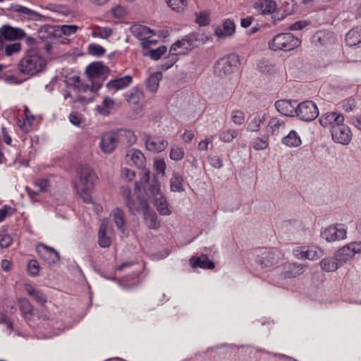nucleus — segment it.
Here are the masks:
<instances>
[{
    "label": "nucleus",
    "instance_id": "16",
    "mask_svg": "<svg viewBox=\"0 0 361 361\" xmlns=\"http://www.w3.org/2000/svg\"><path fill=\"white\" fill-rule=\"evenodd\" d=\"M296 100L281 99L275 103L277 111L282 115L293 117L295 115Z\"/></svg>",
    "mask_w": 361,
    "mask_h": 361
},
{
    "label": "nucleus",
    "instance_id": "5",
    "mask_svg": "<svg viewBox=\"0 0 361 361\" xmlns=\"http://www.w3.org/2000/svg\"><path fill=\"white\" fill-rule=\"evenodd\" d=\"M238 59L235 54H230L219 59L214 65V74L223 78L232 73Z\"/></svg>",
    "mask_w": 361,
    "mask_h": 361
},
{
    "label": "nucleus",
    "instance_id": "50",
    "mask_svg": "<svg viewBox=\"0 0 361 361\" xmlns=\"http://www.w3.org/2000/svg\"><path fill=\"white\" fill-rule=\"evenodd\" d=\"M78 27L77 25H58V30L59 32V37L62 36V35H71L77 32L78 30Z\"/></svg>",
    "mask_w": 361,
    "mask_h": 361
},
{
    "label": "nucleus",
    "instance_id": "38",
    "mask_svg": "<svg viewBox=\"0 0 361 361\" xmlns=\"http://www.w3.org/2000/svg\"><path fill=\"white\" fill-rule=\"evenodd\" d=\"M106 225L102 223L98 231V243L102 247H109L111 244V238L106 235Z\"/></svg>",
    "mask_w": 361,
    "mask_h": 361
},
{
    "label": "nucleus",
    "instance_id": "9",
    "mask_svg": "<svg viewBox=\"0 0 361 361\" xmlns=\"http://www.w3.org/2000/svg\"><path fill=\"white\" fill-rule=\"evenodd\" d=\"M321 236L327 242L343 240L346 236V228L343 224L331 225L325 228Z\"/></svg>",
    "mask_w": 361,
    "mask_h": 361
},
{
    "label": "nucleus",
    "instance_id": "13",
    "mask_svg": "<svg viewBox=\"0 0 361 361\" xmlns=\"http://www.w3.org/2000/svg\"><path fill=\"white\" fill-rule=\"evenodd\" d=\"M279 253L277 250H268L257 256V262L262 269L270 268L279 261Z\"/></svg>",
    "mask_w": 361,
    "mask_h": 361
},
{
    "label": "nucleus",
    "instance_id": "51",
    "mask_svg": "<svg viewBox=\"0 0 361 361\" xmlns=\"http://www.w3.org/2000/svg\"><path fill=\"white\" fill-rule=\"evenodd\" d=\"M166 51L167 48L166 46H160L157 49L149 50L147 53H145V55L149 56L153 60H158Z\"/></svg>",
    "mask_w": 361,
    "mask_h": 361
},
{
    "label": "nucleus",
    "instance_id": "58",
    "mask_svg": "<svg viewBox=\"0 0 361 361\" xmlns=\"http://www.w3.org/2000/svg\"><path fill=\"white\" fill-rule=\"evenodd\" d=\"M269 138L267 135H264L260 138L256 139L253 143V148L256 150H262L266 149L269 145Z\"/></svg>",
    "mask_w": 361,
    "mask_h": 361
},
{
    "label": "nucleus",
    "instance_id": "48",
    "mask_svg": "<svg viewBox=\"0 0 361 361\" xmlns=\"http://www.w3.org/2000/svg\"><path fill=\"white\" fill-rule=\"evenodd\" d=\"M142 97V92L137 87H134L126 94V100L133 104H137Z\"/></svg>",
    "mask_w": 361,
    "mask_h": 361
},
{
    "label": "nucleus",
    "instance_id": "24",
    "mask_svg": "<svg viewBox=\"0 0 361 361\" xmlns=\"http://www.w3.org/2000/svg\"><path fill=\"white\" fill-rule=\"evenodd\" d=\"M133 81L132 77L130 75H125L121 78H116L110 80L106 85L109 90L117 91L128 87Z\"/></svg>",
    "mask_w": 361,
    "mask_h": 361
},
{
    "label": "nucleus",
    "instance_id": "3",
    "mask_svg": "<svg viewBox=\"0 0 361 361\" xmlns=\"http://www.w3.org/2000/svg\"><path fill=\"white\" fill-rule=\"evenodd\" d=\"M301 41L290 32L279 33L269 42V47L273 51H288L300 45Z\"/></svg>",
    "mask_w": 361,
    "mask_h": 361
},
{
    "label": "nucleus",
    "instance_id": "52",
    "mask_svg": "<svg viewBox=\"0 0 361 361\" xmlns=\"http://www.w3.org/2000/svg\"><path fill=\"white\" fill-rule=\"evenodd\" d=\"M18 305L20 311L24 314H31L33 312V307L29 300L26 298H20L18 300Z\"/></svg>",
    "mask_w": 361,
    "mask_h": 361
},
{
    "label": "nucleus",
    "instance_id": "31",
    "mask_svg": "<svg viewBox=\"0 0 361 361\" xmlns=\"http://www.w3.org/2000/svg\"><path fill=\"white\" fill-rule=\"evenodd\" d=\"M162 73L160 71L154 72L149 75L146 79V87L152 92H156L159 85V82L162 79Z\"/></svg>",
    "mask_w": 361,
    "mask_h": 361
},
{
    "label": "nucleus",
    "instance_id": "56",
    "mask_svg": "<svg viewBox=\"0 0 361 361\" xmlns=\"http://www.w3.org/2000/svg\"><path fill=\"white\" fill-rule=\"evenodd\" d=\"M178 54L170 53L168 57L165 59L161 65L163 70H168L173 66V65L178 61Z\"/></svg>",
    "mask_w": 361,
    "mask_h": 361
},
{
    "label": "nucleus",
    "instance_id": "6",
    "mask_svg": "<svg viewBox=\"0 0 361 361\" xmlns=\"http://www.w3.org/2000/svg\"><path fill=\"white\" fill-rule=\"evenodd\" d=\"M360 252H361V242H353L338 250L334 255L336 261L342 265L343 262L352 259L356 253Z\"/></svg>",
    "mask_w": 361,
    "mask_h": 361
},
{
    "label": "nucleus",
    "instance_id": "37",
    "mask_svg": "<svg viewBox=\"0 0 361 361\" xmlns=\"http://www.w3.org/2000/svg\"><path fill=\"white\" fill-rule=\"evenodd\" d=\"M153 202L160 215L168 216L171 214L164 196L154 200Z\"/></svg>",
    "mask_w": 361,
    "mask_h": 361
},
{
    "label": "nucleus",
    "instance_id": "19",
    "mask_svg": "<svg viewBox=\"0 0 361 361\" xmlns=\"http://www.w3.org/2000/svg\"><path fill=\"white\" fill-rule=\"evenodd\" d=\"M58 25H44L38 30V37L42 41H48L52 39L59 38Z\"/></svg>",
    "mask_w": 361,
    "mask_h": 361
},
{
    "label": "nucleus",
    "instance_id": "7",
    "mask_svg": "<svg viewBox=\"0 0 361 361\" xmlns=\"http://www.w3.org/2000/svg\"><path fill=\"white\" fill-rule=\"evenodd\" d=\"M25 36V31L18 27L4 25L0 28V49L4 48V42L20 39Z\"/></svg>",
    "mask_w": 361,
    "mask_h": 361
},
{
    "label": "nucleus",
    "instance_id": "32",
    "mask_svg": "<svg viewBox=\"0 0 361 361\" xmlns=\"http://www.w3.org/2000/svg\"><path fill=\"white\" fill-rule=\"evenodd\" d=\"M25 290L27 294L32 297L37 303L44 305L47 302L46 295L42 291L33 287L32 285H27Z\"/></svg>",
    "mask_w": 361,
    "mask_h": 361
},
{
    "label": "nucleus",
    "instance_id": "17",
    "mask_svg": "<svg viewBox=\"0 0 361 361\" xmlns=\"http://www.w3.org/2000/svg\"><path fill=\"white\" fill-rule=\"evenodd\" d=\"M312 41L316 45L328 46L334 43L335 37L331 32L319 30L313 35Z\"/></svg>",
    "mask_w": 361,
    "mask_h": 361
},
{
    "label": "nucleus",
    "instance_id": "42",
    "mask_svg": "<svg viewBox=\"0 0 361 361\" xmlns=\"http://www.w3.org/2000/svg\"><path fill=\"white\" fill-rule=\"evenodd\" d=\"M115 102L113 99L109 97H106L102 104L97 106L98 112L104 116L108 115L110 111L114 108Z\"/></svg>",
    "mask_w": 361,
    "mask_h": 361
},
{
    "label": "nucleus",
    "instance_id": "26",
    "mask_svg": "<svg viewBox=\"0 0 361 361\" xmlns=\"http://www.w3.org/2000/svg\"><path fill=\"white\" fill-rule=\"evenodd\" d=\"M192 267H200L202 269H212L214 268V263L211 261L206 255L200 257H192L190 259Z\"/></svg>",
    "mask_w": 361,
    "mask_h": 361
},
{
    "label": "nucleus",
    "instance_id": "27",
    "mask_svg": "<svg viewBox=\"0 0 361 361\" xmlns=\"http://www.w3.org/2000/svg\"><path fill=\"white\" fill-rule=\"evenodd\" d=\"M144 221L149 229H157L160 226V222L158 221L157 215L155 212L150 209L149 207L143 212Z\"/></svg>",
    "mask_w": 361,
    "mask_h": 361
},
{
    "label": "nucleus",
    "instance_id": "36",
    "mask_svg": "<svg viewBox=\"0 0 361 361\" xmlns=\"http://www.w3.org/2000/svg\"><path fill=\"white\" fill-rule=\"evenodd\" d=\"M282 142L290 147H296L301 145L300 137L295 130H291L286 136L283 137Z\"/></svg>",
    "mask_w": 361,
    "mask_h": 361
},
{
    "label": "nucleus",
    "instance_id": "4",
    "mask_svg": "<svg viewBox=\"0 0 361 361\" xmlns=\"http://www.w3.org/2000/svg\"><path fill=\"white\" fill-rule=\"evenodd\" d=\"M319 116V109L316 104L311 100H306L296 104L295 115L300 120L310 122Z\"/></svg>",
    "mask_w": 361,
    "mask_h": 361
},
{
    "label": "nucleus",
    "instance_id": "29",
    "mask_svg": "<svg viewBox=\"0 0 361 361\" xmlns=\"http://www.w3.org/2000/svg\"><path fill=\"white\" fill-rule=\"evenodd\" d=\"M257 69L259 72L265 75H274L276 73L278 68L274 62L262 59L257 63Z\"/></svg>",
    "mask_w": 361,
    "mask_h": 361
},
{
    "label": "nucleus",
    "instance_id": "10",
    "mask_svg": "<svg viewBox=\"0 0 361 361\" xmlns=\"http://www.w3.org/2000/svg\"><path fill=\"white\" fill-rule=\"evenodd\" d=\"M80 188L92 190L97 176L93 170L87 166H82L78 169Z\"/></svg>",
    "mask_w": 361,
    "mask_h": 361
},
{
    "label": "nucleus",
    "instance_id": "1",
    "mask_svg": "<svg viewBox=\"0 0 361 361\" xmlns=\"http://www.w3.org/2000/svg\"><path fill=\"white\" fill-rule=\"evenodd\" d=\"M46 66V59L39 49L31 48L27 50L25 56L19 61L18 70L24 75H35L42 72Z\"/></svg>",
    "mask_w": 361,
    "mask_h": 361
},
{
    "label": "nucleus",
    "instance_id": "12",
    "mask_svg": "<svg viewBox=\"0 0 361 361\" xmlns=\"http://www.w3.org/2000/svg\"><path fill=\"white\" fill-rule=\"evenodd\" d=\"M118 143L116 131H110L102 136L99 145L104 153L110 154L116 149Z\"/></svg>",
    "mask_w": 361,
    "mask_h": 361
},
{
    "label": "nucleus",
    "instance_id": "23",
    "mask_svg": "<svg viewBox=\"0 0 361 361\" xmlns=\"http://www.w3.org/2000/svg\"><path fill=\"white\" fill-rule=\"evenodd\" d=\"M125 204L129 212L133 215H135L140 210L143 212L145 209H147L149 206L147 200L140 197H138L137 200L131 198L127 200Z\"/></svg>",
    "mask_w": 361,
    "mask_h": 361
},
{
    "label": "nucleus",
    "instance_id": "41",
    "mask_svg": "<svg viewBox=\"0 0 361 361\" xmlns=\"http://www.w3.org/2000/svg\"><path fill=\"white\" fill-rule=\"evenodd\" d=\"M266 118V114L262 116L257 115L253 117L247 125V130L250 132H257L259 130L261 124L264 123Z\"/></svg>",
    "mask_w": 361,
    "mask_h": 361
},
{
    "label": "nucleus",
    "instance_id": "43",
    "mask_svg": "<svg viewBox=\"0 0 361 361\" xmlns=\"http://www.w3.org/2000/svg\"><path fill=\"white\" fill-rule=\"evenodd\" d=\"M183 178L178 173L173 174V177L171 179V190L173 192H183L184 188L183 186Z\"/></svg>",
    "mask_w": 361,
    "mask_h": 361
},
{
    "label": "nucleus",
    "instance_id": "20",
    "mask_svg": "<svg viewBox=\"0 0 361 361\" xmlns=\"http://www.w3.org/2000/svg\"><path fill=\"white\" fill-rule=\"evenodd\" d=\"M235 31V25L233 20L226 19L223 23V28L218 27L215 30V35L220 39L232 36Z\"/></svg>",
    "mask_w": 361,
    "mask_h": 361
},
{
    "label": "nucleus",
    "instance_id": "18",
    "mask_svg": "<svg viewBox=\"0 0 361 361\" xmlns=\"http://www.w3.org/2000/svg\"><path fill=\"white\" fill-rule=\"evenodd\" d=\"M343 121V115L338 112L325 113L319 118V123L324 127L331 126L332 128L334 126L341 124Z\"/></svg>",
    "mask_w": 361,
    "mask_h": 361
},
{
    "label": "nucleus",
    "instance_id": "25",
    "mask_svg": "<svg viewBox=\"0 0 361 361\" xmlns=\"http://www.w3.org/2000/svg\"><path fill=\"white\" fill-rule=\"evenodd\" d=\"M254 8L261 14H271L276 9V4L273 0H259L255 4Z\"/></svg>",
    "mask_w": 361,
    "mask_h": 361
},
{
    "label": "nucleus",
    "instance_id": "2",
    "mask_svg": "<svg viewBox=\"0 0 361 361\" xmlns=\"http://www.w3.org/2000/svg\"><path fill=\"white\" fill-rule=\"evenodd\" d=\"M109 72V68L102 61L91 63L86 67L85 73L91 82L92 92H97L102 87L103 81Z\"/></svg>",
    "mask_w": 361,
    "mask_h": 361
},
{
    "label": "nucleus",
    "instance_id": "30",
    "mask_svg": "<svg viewBox=\"0 0 361 361\" xmlns=\"http://www.w3.org/2000/svg\"><path fill=\"white\" fill-rule=\"evenodd\" d=\"M345 42L349 47L361 44V28L355 27L351 29L345 35Z\"/></svg>",
    "mask_w": 361,
    "mask_h": 361
},
{
    "label": "nucleus",
    "instance_id": "53",
    "mask_svg": "<svg viewBox=\"0 0 361 361\" xmlns=\"http://www.w3.org/2000/svg\"><path fill=\"white\" fill-rule=\"evenodd\" d=\"M87 50H88V53L90 55H92V56H94L97 57H100V56H103L106 52V50L103 47H102L99 44H90L88 46Z\"/></svg>",
    "mask_w": 361,
    "mask_h": 361
},
{
    "label": "nucleus",
    "instance_id": "55",
    "mask_svg": "<svg viewBox=\"0 0 361 361\" xmlns=\"http://www.w3.org/2000/svg\"><path fill=\"white\" fill-rule=\"evenodd\" d=\"M27 272L31 276H37L39 274V264L36 259H30L27 263Z\"/></svg>",
    "mask_w": 361,
    "mask_h": 361
},
{
    "label": "nucleus",
    "instance_id": "33",
    "mask_svg": "<svg viewBox=\"0 0 361 361\" xmlns=\"http://www.w3.org/2000/svg\"><path fill=\"white\" fill-rule=\"evenodd\" d=\"M322 250L317 247H309L307 250L302 251L298 254V256L301 259L315 260L322 257Z\"/></svg>",
    "mask_w": 361,
    "mask_h": 361
},
{
    "label": "nucleus",
    "instance_id": "44",
    "mask_svg": "<svg viewBox=\"0 0 361 361\" xmlns=\"http://www.w3.org/2000/svg\"><path fill=\"white\" fill-rule=\"evenodd\" d=\"M180 48H183L185 49L191 48L189 47V42L187 36L185 38H183L180 40H178L173 43L170 48V53L178 54V55L183 54L184 51H178V49Z\"/></svg>",
    "mask_w": 361,
    "mask_h": 361
},
{
    "label": "nucleus",
    "instance_id": "47",
    "mask_svg": "<svg viewBox=\"0 0 361 361\" xmlns=\"http://www.w3.org/2000/svg\"><path fill=\"white\" fill-rule=\"evenodd\" d=\"M238 135L236 130H222L219 133V140L224 142H230Z\"/></svg>",
    "mask_w": 361,
    "mask_h": 361
},
{
    "label": "nucleus",
    "instance_id": "11",
    "mask_svg": "<svg viewBox=\"0 0 361 361\" xmlns=\"http://www.w3.org/2000/svg\"><path fill=\"white\" fill-rule=\"evenodd\" d=\"M36 251L38 255L49 265H54L60 260L59 253L54 248L45 244L39 243Z\"/></svg>",
    "mask_w": 361,
    "mask_h": 361
},
{
    "label": "nucleus",
    "instance_id": "46",
    "mask_svg": "<svg viewBox=\"0 0 361 361\" xmlns=\"http://www.w3.org/2000/svg\"><path fill=\"white\" fill-rule=\"evenodd\" d=\"M149 190L152 200L164 196L161 191L160 183L157 178H154L152 183H150Z\"/></svg>",
    "mask_w": 361,
    "mask_h": 361
},
{
    "label": "nucleus",
    "instance_id": "8",
    "mask_svg": "<svg viewBox=\"0 0 361 361\" xmlns=\"http://www.w3.org/2000/svg\"><path fill=\"white\" fill-rule=\"evenodd\" d=\"M332 140L343 145L349 144L352 139V133L350 128L342 123L340 125L334 126L331 129Z\"/></svg>",
    "mask_w": 361,
    "mask_h": 361
},
{
    "label": "nucleus",
    "instance_id": "49",
    "mask_svg": "<svg viewBox=\"0 0 361 361\" xmlns=\"http://www.w3.org/2000/svg\"><path fill=\"white\" fill-rule=\"evenodd\" d=\"M187 37L189 42V47H190L197 46L195 44L197 42L204 43L208 39L207 37H204L203 35L198 32L191 33L187 35Z\"/></svg>",
    "mask_w": 361,
    "mask_h": 361
},
{
    "label": "nucleus",
    "instance_id": "61",
    "mask_svg": "<svg viewBox=\"0 0 361 361\" xmlns=\"http://www.w3.org/2000/svg\"><path fill=\"white\" fill-rule=\"evenodd\" d=\"M35 187L37 189L38 192H44L49 187V180L48 179H40L35 182Z\"/></svg>",
    "mask_w": 361,
    "mask_h": 361
},
{
    "label": "nucleus",
    "instance_id": "28",
    "mask_svg": "<svg viewBox=\"0 0 361 361\" xmlns=\"http://www.w3.org/2000/svg\"><path fill=\"white\" fill-rule=\"evenodd\" d=\"M285 127V122L278 118H271L267 125L268 131L274 136L283 133Z\"/></svg>",
    "mask_w": 361,
    "mask_h": 361
},
{
    "label": "nucleus",
    "instance_id": "57",
    "mask_svg": "<svg viewBox=\"0 0 361 361\" xmlns=\"http://www.w3.org/2000/svg\"><path fill=\"white\" fill-rule=\"evenodd\" d=\"M195 22L200 26L208 25L210 23V18L209 13L206 11L196 13Z\"/></svg>",
    "mask_w": 361,
    "mask_h": 361
},
{
    "label": "nucleus",
    "instance_id": "62",
    "mask_svg": "<svg viewBox=\"0 0 361 361\" xmlns=\"http://www.w3.org/2000/svg\"><path fill=\"white\" fill-rule=\"evenodd\" d=\"M209 162L214 168L220 169L223 166V160L222 159L216 155L209 156L208 157Z\"/></svg>",
    "mask_w": 361,
    "mask_h": 361
},
{
    "label": "nucleus",
    "instance_id": "59",
    "mask_svg": "<svg viewBox=\"0 0 361 361\" xmlns=\"http://www.w3.org/2000/svg\"><path fill=\"white\" fill-rule=\"evenodd\" d=\"M6 56H11L14 53L18 52L21 49V44L19 42L8 44L4 46Z\"/></svg>",
    "mask_w": 361,
    "mask_h": 361
},
{
    "label": "nucleus",
    "instance_id": "22",
    "mask_svg": "<svg viewBox=\"0 0 361 361\" xmlns=\"http://www.w3.org/2000/svg\"><path fill=\"white\" fill-rule=\"evenodd\" d=\"M116 133L119 143H122L126 146L133 145L137 140L134 132L131 130L121 128L116 130Z\"/></svg>",
    "mask_w": 361,
    "mask_h": 361
},
{
    "label": "nucleus",
    "instance_id": "21",
    "mask_svg": "<svg viewBox=\"0 0 361 361\" xmlns=\"http://www.w3.org/2000/svg\"><path fill=\"white\" fill-rule=\"evenodd\" d=\"M113 220L117 228L123 234L128 235V231L126 226V221L123 211L120 208H116L111 212Z\"/></svg>",
    "mask_w": 361,
    "mask_h": 361
},
{
    "label": "nucleus",
    "instance_id": "40",
    "mask_svg": "<svg viewBox=\"0 0 361 361\" xmlns=\"http://www.w3.org/2000/svg\"><path fill=\"white\" fill-rule=\"evenodd\" d=\"M320 266L322 270L325 271H336L341 264L340 262L336 261V257L334 258H324L320 262Z\"/></svg>",
    "mask_w": 361,
    "mask_h": 361
},
{
    "label": "nucleus",
    "instance_id": "15",
    "mask_svg": "<svg viewBox=\"0 0 361 361\" xmlns=\"http://www.w3.org/2000/svg\"><path fill=\"white\" fill-rule=\"evenodd\" d=\"M145 144L147 150L154 152H162L168 146L167 140L160 137H152L150 135L145 136Z\"/></svg>",
    "mask_w": 361,
    "mask_h": 361
},
{
    "label": "nucleus",
    "instance_id": "64",
    "mask_svg": "<svg viewBox=\"0 0 361 361\" xmlns=\"http://www.w3.org/2000/svg\"><path fill=\"white\" fill-rule=\"evenodd\" d=\"M13 211L14 209L10 206L4 205L0 209V223L5 219L7 215H12Z\"/></svg>",
    "mask_w": 361,
    "mask_h": 361
},
{
    "label": "nucleus",
    "instance_id": "34",
    "mask_svg": "<svg viewBox=\"0 0 361 361\" xmlns=\"http://www.w3.org/2000/svg\"><path fill=\"white\" fill-rule=\"evenodd\" d=\"M127 157H130L133 164H134L138 168H142L145 165V158L143 153L136 149H132L127 154Z\"/></svg>",
    "mask_w": 361,
    "mask_h": 361
},
{
    "label": "nucleus",
    "instance_id": "39",
    "mask_svg": "<svg viewBox=\"0 0 361 361\" xmlns=\"http://www.w3.org/2000/svg\"><path fill=\"white\" fill-rule=\"evenodd\" d=\"M130 30L133 36L141 40L152 32L148 27L141 25H133L130 27Z\"/></svg>",
    "mask_w": 361,
    "mask_h": 361
},
{
    "label": "nucleus",
    "instance_id": "14",
    "mask_svg": "<svg viewBox=\"0 0 361 361\" xmlns=\"http://www.w3.org/2000/svg\"><path fill=\"white\" fill-rule=\"evenodd\" d=\"M7 10L18 13L20 16L30 20L38 21L45 19V17L40 13L18 4H12Z\"/></svg>",
    "mask_w": 361,
    "mask_h": 361
},
{
    "label": "nucleus",
    "instance_id": "63",
    "mask_svg": "<svg viewBox=\"0 0 361 361\" xmlns=\"http://www.w3.org/2000/svg\"><path fill=\"white\" fill-rule=\"evenodd\" d=\"M342 106L344 111L348 112L353 110L356 106V102L353 99H345L342 102Z\"/></svg>",
    "mask_w": 361,
    "mask_h": 361
},
{
    "label": "nucleus",
    "instance_id": "54",
    "mask_svg": "<svg viewBox=\"0 0 361 361\" xmlns=\"http://www.w3.org/2000/svg\"><path fill=\"white\" fill-rule=\"evenodd\" d=\"M184 150L181 147L174 145L170 152V158L174 161H180L184 157Z\"/></svg>",
    "mask_w": 361,
    "mask_h": 361
},
{
    "label": "nucleus",
    "instance_id": "35",
    "mask_svg": "<svg viewBox=\"0 0 361 361\" xmlns=\"http://www.w3.org/2000/svg\"><path fill=\"white\" fill-rule=\"evenodd\" d=\"M305 271V267L302 264L292 263L285 267V276L288 278H294Z\"/></svg>",
    "mask_w": 361,
    "mask_h": 361
},
{
    "label": "nucleus",
    "instance_id": "45",
    "mask_svg": "<svg viewBox=\"0 0 361 361\" xmlns=\"http://www.w3.org/2000/svg\"><path fill=\"white\" fill-rule=\"evenodd\" d=\"M168 6L173 11L181 12L185 9L188 6L187 0H165Z\"/></svg>",
    "mask_w": 361,
    "mask_h": 361
},
{
    "label": "nucleus",
    "instance_id": "60",
    "mask_svg": "<svg viewBox=\"0 0 361 361\" xmlns=\"http://www.w3.org/2000/svg\"><path fill=\"white\" fill-rule=\"evenodd\" d=\"M231 119L236 125H242L245 121L244 113L240 110H235L232 112Z\"/></svg>",
    "mask_w": 361,
    "mask_h": 361
}]
</instances>
